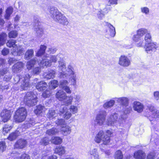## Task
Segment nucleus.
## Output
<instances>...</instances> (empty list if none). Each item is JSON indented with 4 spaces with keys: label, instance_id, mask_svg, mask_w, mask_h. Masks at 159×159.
I'll return each mask as SVG.
<instances>
[{
    "label": "nucleus",
    "instance_id": "473e14b6",
    "mask_svg": "<svg viewBox=\"0 0 159 159\" xmlns=\"http://www.w3.org/2000/svg\"><path fill=\"white\" fill-rule=\"evenodd\" d=\"M110 8H108L106 7L103 11L101 10L99 11L97 14L98 18L100 19H102L105 14L107 13L108 11L110 10Z\"/></svg>",
    "mask_w": 159,
    "mask_h": 159
},
{
    "label": "nucleus",
    "instance_id": "c9c22d12",
    "mask_svg": "<svg viewBox=\"0 0 159 159\" xmlns=\"http://www.w3.org/2000/svg\"><path fill=\"white\" fill-rule=\"evenodd\" d=\"M62 142V139L59 137H53L52 139V142L55 144H61Z\"/></svg>",
    "mask_w": 159,
    "mask_h": 159
},
{
    "label": "nucleus",
    "instance_id": "a878e982",
    "mask_svg": "<svg viewBox=\"0 0 159 159\" xmlns=\"http://www.w3.org/2000/svg\"><path fill=\"white\" fill-rule=\"evenodd\" d=\"M18 130H17L15 132L11 134L8 137V139L10 141L13 140L20 134V129H18Z\"/></svg>",
    "mask_w": 159,
    "mask_h": 159
},
{
    "label": "nucleus",
    "instance_id": "69168bd1",
    "mask_svg": "<svg viewBox=\"0 0 159 159\" xmlns=\"http://www.w3.org/2000/svg\"><path fill=\"white\" fill-rule=\"evenodd\" d=\"M141 12L146 15H148L149 13V9L147 7H142L141 8Z\"/></svg>",
    "mask_w": 159,
    "mask_h": 159
},
{
    "label": "nucleus",
    "instance_id": "aec40b11",
    "mask_svg": "<svg viewBox=\"0 0 159 159\" xmlns=\"http://www.w3.org/2000/svg\"><path fill=\"white\" fill-rule=\"evenodd\" d=\"M47 87V84L44 81L38 82L36 86V89L39 91H42L45 89Z\"/></svg>",
    "mask_w": 159,
    "mask_h": 159
},
{
    "label": "nucleus",
    "instance_id": "b1692460",
    "mask_svg": "<svg viewBox=\"0 0 159 159\" xmlns=\"http://www.w3.org/2000/svg\"><path fill=\"white\" fill-rule=\"evenodd\" d=\"M54 152L59 156H62L64 154L65 152V147L62 146L57 147L55 149Z\"/></svg>",
    "mask_w": 159,
    "mask_h": 159
},
{
    "label": "nucleus",
    "instance_id": "bb28decb",
    "mask_svg": "<svg viewBox=\"0 0 159 159\" xmlns=\"http://www.w3.org/2000/svg\"><path fill=\"white\" fill-rule=\"evenodd\" d=\"M13 7H10L7 8L5 11V14L4 15L5 19L9 20L10 19L11 15L13 12Z\"/></svg>",
    "mask_w": 159,
    "mask_h": 159
},
{
    "label": "nucleus",
    "instance_id": "e433bc0d",
    "mask_svg": "<svg viewBox=\"0 0 159 159\" xmlns=\"http://www.w3.org/2000/svg\"><path fill=\"white\" fill-rule=\"evenodd\" d=\"M34 55V50L32 49L28 50L26 52L25 55V59L28 60L31 58Z\"/></svg>",
    "mask_w": 159,
    "mask_h": 159
},
{
    "label": "nucleus",
    "instance_id": "37998d69",
    "mask_svg": "<svg viewBox=\"0 0 159 159\" xmlns=\"http://www.w3.org/2000/svg\"><path fill=\"white\" fill-rule=\"evenodd\" d=\"M61 54H59L57 55H52L51 56L49 60L51 61V64L52 62L56 63L58 60V58H61Z\"/></svg>",
    "mask_w": 159,
    "mask_h": 159
},
{
    "label": "nucleus",
    "instance_id": "58836bf2",
    "mask_svg": "<svg viewBox=\"0 0 159 159\" xmlns=\"http://www.w3.org/2000/svg\"><path fill=\"white\" fill-rule=\"evenodd\" d=\"M115 103L114 100H111L110 101L105 102L104 104L103 107L106 109L111 108L114 105Z\"/></svg>",
    "mask_w": 159,
    "mask_h": 159
},
{
    "label": "nucleus",
    "instance_id": "2f4dec72",
    "mask_svg": "<svg viewBox=\"0 0 159 159\" xmlns=\"http://www.w3.org/2000/svg\"><path fill=\"white\" fill-rule=\"evenodd\" d=\"M73 98V97L71 96H67V98H65L62 101L64 103V105H63L64 106H68L70 105H71L72 102Z\"/></svg>",
    "mask_w": 159,
    "mask_h": 159
},
{
    "label": "nucleus",
    "instance_id": "423d86ee",
    "mask_svg": "<svg viewBox=\"0 0 159 159\" xmlns=\"http://www.w3.org/2000/svg\"><path fill=\"white\" fill-rule=\"evenodd\" d=\"M30 78V76L28 73H25V74L23 78L20 83L21 90H26L29 88L30 86L29 81Z\"/></svg>",
    "mask_w": 159,
    "mask_h": 159
},
{
    "label": "nucleus",
    "instance_id": "ea45409f",
    "mask_svg": "<svg viewBox=\"0 0 159 159\" xmlns=\"http://www.w3.org/2000/svg\"><path fill=\"white\" fill-rule=\"evenodd\" d=\"M16 40L10 39L7 41V45L9 48L12 47L13 48H14L17 45L16 44Z\"/></svg>",
    "mask_w": 159,
    "mask_h": 159
},
{
    "label": "nucleus",
    "instance_id": "a211bd4d",
    "mask_svg": "<svg viewBox=\"0 0 159 159\" xmlns=\"http://www.w3.org/2000/svg\"><path fill=\"white\" fill-rule=\"evenodd\" d=\"M106 25L108 27L107 34L111 37H114L116 34L115 28L110 24L107 22Z\"/></svg>",
    "mask_w": 159,
    "mask_h": 159
},
{
    "label": "nucleus",
    "instance_id": "dca6fc26",
    "mask_svg": "<svg viewBox=\"0 0 159 159\" xmlns=\"http://www.w3.org/2000/svg\"><path fill=\"white\" fill-rule=\"evenodd\" d=\"M27 144L26 140L23 139H19L18 140L15 144V148L21 149L24 148Z\"/></svg>",
    "mask_w": 159,
    "mask_h": 159
},
{
    "label": "nucleus",
    "instance_id": "c756f323",
    "mask_svg": "<svg viewBox=\"0 0 159 159\" xmlns=\"http://www.w3.org/2000/svg\"><path fill=\"white\" fill-rule=\"evenodd\" d=\"M89 153L93 157V159H100L97 149L94 148L91 150Z\"/></svg>",
    "mask_w": 159,
    "mask_h": 159
},
{
    "label": "nucleus",
    "instance_id": "72a5a7b5",
    "mask_svg": "<svg viewBox=\"0 0 159 159\" xmlns=\"http://www.w3.org/2000/svg\"><path fill=\"white\" fill-rule=\"evenodd\" d=\"M47 46L45 45H41L40 49L36 53V56L38 57L43 55L45 52Z\"/></svg>",
    "mask_w": 159,
    "mask_h": 159
},
{
    "label": "nucleus",
    "instance_id": "9d476101",
    "mask_svg": "<svg viewBox=\"0 0 159 159\" xmlns=\"http://www.w3.org/2000/svg\"><path fill=\"white\" fill-rule=\"evenodd\" d=\"M58 114L60 116L63 115V116L66 120L69 119L72 116L71 113L68 111L67 107L64 106L61 107Z\"/></svg>",
    "mask_w": 159,
    "mask_h": 159
},
{
    "label": "nucleus",
    "instance_id": "f03ea898",
    "mask_svg": "<svg viewBox=\"0 0 159 159\" xmlns=\"http://www.w3.org/2000/svg\"><path fill=\"white\" fill-rule=\"evenodd\" d=\"M24 102L29 107H33L36 105L38 101L37 97L33 92H28L24 98Z\"/></svg>",
    "mask_w": 159,
    "mask_h": 159
},
{
    "label": "nucleus",
    "instance_id": "6e6552de",
    "mask_svg": "<svg viewBox=\"0 0 159 159\" xmlns=\"http://www.w3.org/2000/svg\"><path fill=\"white\" fill-rule=\"evenodd\" d=\"M39 23L38 20H34V30L36 32V35L39 37H42L43 34V29L39 25Z\"/></svg>",
    "mask_w": 159,
    "mask_h": 159
},
{
    "label": "nucleus",
    "instance_id": "4c0bfd02",
    "mask_svg": "<svg viewBox=\"0 0 159 159\" xmlns=\"http://www.w3.org/2000/svg\"><path fill=\"white\" fill-rule=\"evenodd\" d=\"M59 65L58 67L60 70L63 71V69L66 68V64L62 58H60L58 61Z\"/></svg>",
    "mask_w": 159,
    "mask_h": 159
},
{
    "label": "nucleus",
    "instance_id": "680f3d73",
    "mask_svg": "<svg viewBox=\"0 0 159 159\" xmlns=\"http://www.w3.org/2000/svg\"><path fill=\"white\" fill-rule=\"evenodd\" d=\"M133 40L135 42H137L142 39V37L139 36V35L137 34L133 35L132 38Z\"/></svg>",
    "mask_w": 159,
    "mask_h": 159
},
{
    "label": "nucleus",
    "instance_id": "864d4df0",
    "mask_svg": "<svg viewBox=\"0 0 159 159\" xmlns=\"http://www.w3.org/2000/svg\"><path fill=\"white\" fill-rule=\"evenodd\" d=\"M68 82L66 80H61L60 82L59 87L62 89L68 86Z\"/></svg>",
    "mask_w": 159,
    "mask_h": 159
},
{
    "label": "nucleus",
    "instance_id": "13d9d810",
    "mask_svg": "<svg viewBox=\"0 0 159 159\" xmlns=\"http://www.w3.org/2000/svg\"><path fill=\"white\" fill-rule=\"evenodd\" d=\"M23 78L22 77V76H21L20 77L18 75H16L14 78V84H16L17 83H18L19 82V84H20V83L22 80Z\"/></svg>",
    "mask_w": 159,
    "mask_h": 159
},
{
    "label": "nucleus",
    "instance_id": "e2e57ef3",
    "mask_svg": "<svg viewBox=\"0 0 159 159\" xmlns=\"http://www.w3.org/2000/svg\"><path fill=\"white\" fill-rule=\"evenodd\" d=\"M118 0H109L108 4L106 6L107 8H110V6L111 5L116 4L117 3V1Z\"/></svg>",
    "mask_w": 159,
    "mask_h": 159
},
{
    "label": "nucleus",
    "instance_id": "4d7b16f0",
    "mask_svg": "<svg viewBox=\"0 0 159 159\" xmlns=\"http://www.w3.org/2000/svg\"><path fill=\"white\" fill-rule=\"evenodd\" d=\"M6 146L4 141L0 142V152H2L6 149Z\"/></svg>",
    "mask_w": 159,
    "mask_h": 159
},
{
    "label": "nucleus",
    "instance_id": "39448f33",
    "mask_svg": "<svg viewBox=\"0 0 159 159\" xmlns=\"http://www.w3.org/2000/svg\"><path fill=\"white\" fill-rule=\"evenodd\" d=\"M26 115V109L24 107H21L16 111L14 118L16 121L18 122H21L25 119Z\"/></svg>",
    "mask_w": 159,
    "mask_h": 159
},
{
    "label": "nucleus",
    "instance_id": "ddd939ff",
    "mask_svg": "<svg viewBox=\"0 0 159 159\" xmlns=\"http://www.w3.org/2000/svg\"><path fill=\"white\" fill-rule=\"evenodd\" d=\"M24 64L21 61H19L15 64L12 67V72L14 73L20 72L23 68Z\"/></svg>",
    "mask_w": 159,
    "mask_h": 159
},
{
    "label": "nucleus",
    "instance_id": "c85d7f7f",
    "mask_svg": "<svg viewBox=\"0 0 159 159\" xmlns=\"http://www.w3.org/2000/svg\"><path fill=\"white\" fill-rule=\"evenodd\" d=\"M159 118V111L157 110L153 112L151 116H149V119L152 122L158 120V118Z\"/></svg>",
    "mask_w": 159,
    "mask_h": 159
},
{
    "label": "nucleus",
    "instance_id": "1a4fd4ad",
    "mask_svg": "<svg viewBox=\"0 0 159 159\" xmlns=\"http://www.w3.org/2000/svg\"><path fill=\"white\" fill-rule=\"evenodd\" d=\"M25 51V49L22 46L17 45L11 49V52L14 56H20L23 54Z\"/></svg>",
    "mask_w": 159,
    "mask_h": 159
},
{
    "label": "nucleus",
    "instance_id": "49530a36",
    "mask_svg": "<svg viewBox=\"0 0 159 159\" xmlns=\"http://www.w3.org/2000/svg\"><path fill=\"white\" fill-rule=\"evenodd\" d=\"M131 108L130 107H126L125 109L124 114H125L123 115H121L120 118V120H124L127 117L126 114L128 113H129L131 111Z\"/></svg>",
    "mask_w": 159,
    "mask_h": 159
},
{
    "label": "nucleus",
    "instance_id": "c03bdc74",
    "mask_svg": "<svg viewBox=\"0 0 159 159\" xmlns=\"http://www.w3.org/2000/svg\"><path fill=\"white\" fill-rule=\"evenodd\" d=\"M49 87L52 89H54L56 88L58 85V81L55 80H53L51 81L49 83Z\"/></svg>",
    "mask_w": 159,
    "mask_h": 159
},
{
    "label": "nucleus",
    "instance_id": "09e8293b",
    "mask_svg": "<svg viewBox=\"0 0 159 159\" xmlns=\"http://www.w3.org/2000/svg\"><path fill=\"white\" fill-rule=\"evenodd\" d=\"M148 31L146 29L141 28L138 30L137 31V34L142 38L143 35L148 33Z\"/></svg>",
    "mask_w": 159,
    "mask_h": 159
},
{
    "label": "nucleus",
    "instance_id": "393cba45",
    "mask_svg": "<svg viewBox=\"0 0 159 159\" xmlns=\"http://www.w3.org/2000/svg\"><path fill=\"white\" fill-rule=\"evenodd\" d=\"M115 99L118 103H119L123 105L127 106L128 103V99L126 97H122L119 98H116Z\"/></svg>",
    "mask_w": 159,
    "mask_h": 159
},
{
    "label": "nucleus",
    "instance_id": "a19ab883",
    "mask_svg": "<svg viewBox=\"0 0 159 159\" xmlns=\"http://www.w3.org/2000/svg\"><path fill=\"white\" fill-rule=\"evenodd\" d=\"M59 132V130L57 129L52 128V129H48L46 131V134L49 135H55Z\"/></svg>",
    "mask_w": 159,
    "mask_h": 159
},
{
    "label": "nucleus",
    "instance_id": "bf43d9fd",
    "mask_svg": "<svg viewBox=\"0 0 159 159\" xmlns=\"http://www.w3.org/2000/svg\"><path fill=\"white\" fill-rule=\"evenodd\" d=\"M49 143V139L47 137H45L43 139H42L40 143L41 144H43L44 145H48Z\"/></svg>",
    "mask_w": 159,
    "mask_h": 159
},
{
    "label": "nucleus",
    "instance_id": "603ef678",
    "mask_svg": "<svg viewBox=\"0 0 159 159\" xmlns=\"http://www.w3.org/2000/svg\"><path fill=\"white\" fill-rule=\"evenodd\" d=\"M70 112L73 114H75L77 112L78 108L76 106L71 105L69 108Z\"/></svg>",
    "mask_w": 159,
    "mask_h": 159
},
{
    "label": "nucleus",
    "instance_id": "f8f14e48",
    "mask_svg": "<svg viewBox=\"0 0 159 159\" xmlns=\"http://www.w3.org/2000/svg\"><path fill=\"white\" fill-rule=\"evenodd\" d=\"M118 115L116 113L111 114L107 119V124L109 126L116 125H117Z\"/></svg>",
    "mask_w": 159,
    "mask_h": 159
},
{
    "label": "nucleus",
    "instance_id": "0eeeda50",
    "mask_svg": "<svg viewBox=\"0 0 159 159\" xmlns=\"http://www.w3.org/2000/svg\"><path fill=\"white\" fill-rule=\"evenodd\" d=\"M107 113L105 111H101L99 114H98L96 116L95 121V125H102L105 120V117Z\"/></svg>",
    "mask_w": 159,
    "mask_h": 159
},
{
    "label": "nucleus",
    "instance_id": "9b49d317",
    "mask_svg": "<svg viewBox=\"0 0 159 159\" xmlns=\"http://www.w3.org/2000/svg\"><path fill=\"white\" fill-rule=\"evenodd\" d=\"M118 63L121 66L127 67L130 65L131 61L127 57L122 55L119 58Z\"/></svg>",
    "mask_w": 159,
    "mask_h": 159
},
{
    "label": "nucleus",
    "instance_id": "6e6d98bb",
    "mask_svg": "<svg viewBox=\"0 0 159 159\" xmlns=\"http://www.w3.org/2000/svg\"><path fill=\"white\" fill-rule=\"evenodd\" d=\"M57 50L56 48L55 47H52L48 48L47 50V52L49 54H54Z\"/></svg>",
    "mask_w": 159,
    "mask_h": 159
},
{
    "label": "nucleus",
    "instance_id": "a18cd8bd",
    "mask_svg": "<svg viewBox=\"0 0 159 159\" xmlns=\"http://www.w3.org/2000/svg\"><path fill=\"white\" fill-rule=\"evenodd\" d=\"M57 114H56L55 111L52 109H50L49 110L48 113H47V116L50 119H53L56 116V115Z\"/></svg>",
    "mask_w": 159,
    "mask_h": 159
},
{
    "label": "nucleus",
    "instance_id": "2eb2a0df",
    "mask_svg": "<svg viewBox=\"0 0 159 159\" xmlns=\"http://www.w3.org/2000/svg\"><path fill=\"white\" fill-rule=\"evenodd\" d=\"M146 51L147 53H151L152 51H155L157 48V44L153 43H146Z\"/></svg>",
    "mask_w": 159,
    "mask_h": 159
},
{
    "label": "nucleus",
    "instance_id": "20e7f679",
    "mask_svg": "<svg viewBox=\"0 0 159 159\" xmlns=\"http://www.w3.org/2000/svg\"><path fill=\"white\" fill-rule=\"evenodd\" d=\"M94 140L98 143H99L102 141L104 144L107 145L110 142V138L104 134L102 130H100L95 136Z\"/></svg>",
    "mask_w": 159,
    "mask_h": 159
},
{
    "label": "nucleus",
    "instance_id": "412c9836",
    "mask_svg": "<svg viewBox=\"0 0 159 159\" xmlns=\"http://www.w3.org/2000/svg\"><path fill=\"white\" fill-rule=\"evenodd\" d=\"M133 108L135 111L140 112L143 111V106L140 102L135 101L133 103Z\"/></svg>",
    "mask_w": 159,
    "mask_h": 159
},
{
    "label": "nucleus",
    "instance_id": "052dcab7",
    "mask_svg": "<svg viewBox=\"0 0 159 159\" xmlns=\"http://www.w3.org/2000/svg\"><path fill=\"white\" fill-rule=\"evenodd\" d=\"M41 71L40 67H39L34 68L32 72V73L35 75H38Z\"/></svg>",
    "mask_w": 159,
    "mask_h": 159
},
{
    "label": "nucleus",
    "instance_id": "5701e85b",
    "mask_svg": "<svg viewBox=\"0 0 159 159\" xmlns=\"http://www.w3.org/2000/svg\"><path fill=\"white\" fill-rule=\"evenodd\" d=\"M145 156V153L141 150L136 152L134 154V157L136 159H144Z\"/></svg>",
    "mask_w": 159,
    "mask_h": 159
},
{
    "label": "nucleus",
    "instance_id": "f704fd0d",
    "mask_svg": "<svg viewBox=\"0 0 159 159\" xmlns=\"http://www.w3.org/2000/svg\"><path fill=\"white\" fill-rule=\"evenodd\" d=\"M40 63L41 66L43 67H50L52 65L51 61L48 59H43Z\"/></svg>",
    "mask_w": 159,
    "mask_h": 159
},
{
    "label": "nucleus",
    "instance_id": "de8ad7c7",
    "mask_svg": "<svg viewBox=\"0 0 159 159\" xmlns=\"http://www.w3.org/2000/svg\"><path fill=\"white\" fill-rule=\"evenodd\" d=\"M123 154L120 150L117 151L115 153V159H123Z\"/></svg>",
    "mask_w": 159,
    "mask_h": 159
},
{
    "label": "nucleus",
    "instance_id": "4468645a",
    "mask_svg": "<svg viewBox=\"0 0 159 159\" xmlns=\"http://www.w3.org/2000/svg\"><path fill=\"white\" fill-rule=\"evenodd\" d=\"M10 111L7 109H4L1 113L2 120L4 122H7L11 116Z\"/></svg>",
    "mask_w": 159,
    "mask_h": 159
},
{
    "label": "nucleus",
    "instance_id": "338daca9",
    "mask_svg": "<svg viewBox=\"0 0 159 159\" xmlns=\"http://www.w3.org/2000/svg\"><path fill=\"white\" fill-rule=\"evenodd\" d=\"M11 128L12 127L11 126L6 125H4L3 128V132H5V133H7L8 132Z\"/></svg>",
    "mask_w": 159,
    "mask_h": 159
},
{
    "label": "nucleus",
    "instance_id": "8fccbe9b",
    "mask_svg": "<svg viewBox=\"0 0 159 159\" xmlns=\"http://www.w3.org/2000/svg\"><path fill=\"white\" fill-rule=\"evenodd\" d=\"M44 108V107L41 105H39L37 107V108L34 111L36 114H39L42 112L43 111Z\"/></svg>",
    "mask_w": 159,
    "mask_h": 159
},
{
    "label": "nucleus",
    "instance_id": "79ce46f5",
    "mask_svg": "<svg viewBox=\"0 0 159 159\" xmlns=\"http://www.w3.org/2000/svg\"><path fill=\"white\" fill-rule=\"evenodd\" d=\"M7 34L5 33L0 34V46L3 45L5 43Z\"/></svg>",
    "mask_w": 159,
    "mask_h": 159
},
{
    "label": "nucleus",
    "instance_id": "5fc2aeb1",
    "mask_svg": "<svg viewBox=\"0 0 159 159\" xmlns=\"http://www.w3.org/2000/svg\"><path fill=\"white\" fill-rule=\"evenodd\" d=\"M144 39L147 43H151V42L152 41L150 33L148 32V31L146 34Z\"/></svg>",
    "mask_w": 159,
    "mask_h": 159
},
{
    "label": "nucleus",
    "instance_id": "0e129e2a",
    "mask_svg": "<svg viewBox=\"0 0 159 159\" xmlns=\"http://www.w3.org/2000/svg\"><path fill=\"white\" fill-rule=\"evenodd\" d=\"M69 78L71 80V84L75 87L76 85V75L72 76Z\"/></svg>",
    "mask_w": 159,
    "mask_h": 159
},
{
    "label": "nucleus",
    "instance_id": "774afa93",
    "mask_svg": "<svg viewBox=\"0 0 159 159\" xmlns=\"http://www.w3.org/2000/svg\"><path fill=\"white\" fill-rule=\"evenodd\" d=\"M155 153L154 152H151L149 153L147 156V159H155Z\"/></svg>",
    "mask_w": 159,
    "mask_h": 159
},
{
    "label": "nucleus",
    "instance_id": "f3484780",
    "mask_svg": "<svg viewBox=\"0 0 159 159\" xmlns=\"http://www.w3.org/2000/svg\"><path fill=\"white\" fill-rule=\"evenodd\" d=\"M4 74L5 75L3 78V80L6 81H9L11 79L12 76L8 72L7 69H4L0 71V75H3Z\"/></svg>",
    "mask_w": 159,
    "mask_h": 159
},
{
    "label": "nucleus",
    "instance_id": "7ed1b4c3",
    "mask_svg": "<svg viewBox=\"0 0 159 159\" xmlns=\"http://www.w3.org/2000/svg\"><path fill=\"white\" fill-rule=\"evenodd\" d=\"M75 75H76V74L74 66L71 63H70L67 66L65 72L62 71L60 73V77L66 79Z\"/></svg>",
    "mask_w": 159,
    "mask_h": 159
},
{
    "label": "nucleus",
    "instance_id": "6ab92c4d",
    "mask_svg": "<svg viewBox=\"0 0 159 159\" xmlns=\"http://www.w3.org/2000/svg\"><path fill=\"white\" fill-rule=\"evenodd\" d=\"M56 96L59 100L62 101L65 98H67L66 93L62 89L58 90L56 94Z\"/></svg>",
    "mask_w": 159,
    "mask_h": 159
},
{
    "label": "nucleus",
    "instance_id": "f257e3e1",
    "mask_svg": "<svg viewBox=\"0 0 159 159\" xmlns=\"http://www.w3.org/2000/svg\"><path fill=\"white\" fill-rule=\"evenodd\" d=\"M47 9V10H44L45 11L48 13L54 21L64 26H67L68 24V19L57 8L52 7Z\"/></svg>",
    "mask_w": 159,
    "mask_h": 159
},
{
    "label": "nucleus",
    "instance_id": "3c124183",
    "mask_svg": "<svg viewBox=\"0 0 159 159\" xmlns=\"http://www.w3.org/2000/svg\"><path fill=\"white\" fill-rule=\"evenodd\" d=\"M17 31L16 30H12L8 33V37L9 38H15L18 36Z\"/></svg>",
    "mask_w": 159,
    "mask_h": 159
},
{
    "label": "nucleus",
    "instance_id": "cd10ccee",
    "mask_svg": "<svg viewBox=\"0 0 159 159\" xmlns=\"http://www.w3.org/2000/svg\"><path fill=\"white\" fill-rule=\"evenodd\" d=\"M37 59L34 58L28 61L26 64V67L29 70H31L37 61Z\"/></svg>",
    "mask_w": 159,
    "mask_h": 159
},
{
    "label": "nucleus",
    "instance_id": "7c9ffc66",
    "mask_svg": "<svg viewBox=\"0 0 159 159\" xmlns=\"http://www.w3.org/2000/svg\"><path fill=\"white\" fill-rule=\"evenodd\" d=\"M71 128L69 126L66 125L65 127H62L61 129V131L64 135L69 134L71 132Z\"/></svg>",
    "mask_w": 159,
    "mask_h": 159
},
{
    "label": "nucleus",
    "instance_id": "4be33fe9",
    "mask_svg": "<svg viewBox=\"0 0 159 159\" xmlns=\"http://www.w3.org/2000/svg\"><path fill=\"white\" fill-rule=\"evenodd\" d=\"M55 71L52 70H50L48 72L45 73L43 74L44 77L47 79H53L55 76Z\"/></svg>",
    "mask_w": 159,
    "mask_h": 159
}]
</instances>
